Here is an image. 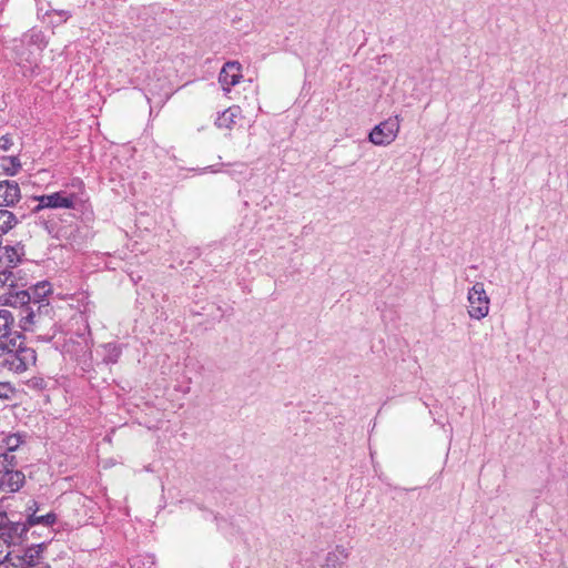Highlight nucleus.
Here are the masks:
<instances>
[{
    "label": "nucleus",
    "mask_w": 568,
    "mask_h": 568,
    "mask_svg": "<svg viewBox=\"0 0 568 568\" xmlns=\"http://www.w3.org/2000/svg\"><path fill=\"white\" fill-rule=\"evenodd\" d=\"M14 394L16 389L10 383L0 382V399H11Z\"/></svg>",
    "instance_id": "nucleus-23"
},
{
    "label": "nucleus",
    "mask_w": 568,
    "mask_h": 568,
    "mask_svg": "<svg viewBox=\"0 0 568 568\" xmlns=\"http://www.w3.org/2000/svg\"><path fill=\"white\" fill-rule=\"evenodd\" d=\"M34 200L38 204L32 209V212L38 213L43 209H73L78 197L73 193L59 191L36 196Z\"/></svg>",
    "instance_id": "nucleus-7"
},
{
    "label": "nucleus",
    "mask_w": 568,
    "mask_h": 568,
    "mask_svg": "<svg viewBox=\"0 0 568 568\" xmlns=\"http://www.w3.org/2000/svg\"><path fill=\"white\" fill-rule=\"evenodd\" d=\"M399 128L400 120L398 115L388 118L373 128L368 140L375 145H388L397 138Z\"/></svg>",
    "instance_id": "nucleus-6"
},
{
    "label": "nucleus",
    "mask_w": 568,
    "mask_h": 568,
    "mask_svg": "<svg viewBox=\"0 0 568 568\" xmlns=\"http://www.w3.org/2000/svg\"><path fill=\"white\" fill-rule=\"evenodd\" d=\"M104 349L106 352L104 356V362L106 363H116L121 355V348L115 344H106L104 346Z\"/></svg>",
    "instance_id": "nucleus-22"
},
{
    "label": "nucleus",
    "mask_w": 568,
    "mask_h": 568,
    "mask_svg": "<svg viewBox=\"0 0 568 568\" xmlns=\"http://www.w3.org/2000/svg\"><path fill=\"white\" fill-rule=\"evenodd\" d=\"M242 65L237 61L224 63L219 74V82L223 91L227 94L231 88L236 85L242 79Z\"/></svg>",
    "instance_id": "nucleus-9"
},
{
    "label": "nucleus",
    "mask_w": 568,
    "mask_h": 568,
    "mask_svg": "<svg viewBox=\"0 0 568 568\" xmlns=\"http://www.w3.org/2000/svg\"><path fill=\"white\" fill-rule=\"evenodd\" d=\"M54 12L61 18V21L65 22L70 17V12L69 11H64V10H61V11H55Z\"/></svg>",
    "instance_id": "nucleus-26"
},
{
    "label": "nucleus",
    "mask_w": 568,
    "mask_h": 568,
    "mask_svg": "<svg viewBox=\"0 0 568 568\" xmlns=\"http://www.w3.org/2000/svg\"><path fill=\"white\" fill-rule=\"evenodd\" d=\"M44 548L43 542L32 545L24 550L23 555H14V557L20 566L33 568L40 562Z\"/></svg>",
    "instance_id": "nucleus-12"
},
{
    "label": "nucleus",
    "mask_w": 568,
    "mask_h": 568,
    "mask_svg": "<svg viewBox=\"0 0 568 568\" xmlns=\"http://www.w3.org/2000/svg\"><path fill=\"white\" fill-rule=\"evenodd\" d=\"M6 521H7L6 514L4 513H0V530H2V528H4Z\"/></svg>",
    "instance_id": "nucleus-27"
},
{
    "label": "nucleus",
    "mask_w": 568,
    "mask_h": 568,
    "mask_svg": "<svg viewBox=\"0 0 568 568\" xmlns=\"http://www.w3.org/2000/svg\"><path fill=\"white\" fill-rule=\"evenodd\" d=\"M17 224L16 215L8 210H0V233H8Z\"/></svg>",
    "instance_id": "nucleus-20"
},
{
    "label": "nucleus",
    "mask_w": 568,
    "mask_h": 568,
    "mask_svg": "<svg viewBox=\"0 0 568 568\" xmlns=\"http://www.w3.org/2000/svg\"><path fill=\"white\" fill-rule=\"evenodd\" d=\"M242 110L237 105L230 106L222 112L215 121V124L221 129H231L239 118H241Z\"/></svg>",
    "instance_id": "nucleus-16"
},
{
    "label": "nucleus",
    "mask_w": 568,
    "mask_h": 568,
    "mask_svg": "<svg viewBox=\"0 0 568 568\" xmlns=\"http://www.w3.org/2000/svg\"><path fill=\"white\" fill-rule=\"evenodd\" d=\"M75 183H77L78 185H82V181H81V180H75V181L72 183V185H75Z\"/></svg>",
    "instance_id": "nucleus-28"
},
{
    "label": "nucleus",
    "mask_w": 568,
    "mask_h": 568,
    "mask_svg": "<svg viewBox=\"0 0 568 568\" xmlns=\"http://www.w3.org/2000/svg\"><path fill=\"white\" fill-rule=\"evenodd\" d=\"M29 527L27 521L24 524L21 523H11L8 527L7 525L2 528V532L0 538H3L6 542L9 545H16L20 541L23 535L27 534Z\"/></svg>",
    "instance_id": "nucleus-13"
},
{
    "label": "nucleus",
    "mask_w": 568,
    "mask_h": 568,
    "mask_svg": "<svg viewBox=\"0 0 568 568\" xmlns=\"http://www.w3.org/2000/svg\"><path fill=\"white\" fill-rule=\"evenodd\" d=\"M351 557V549L343 545H336L328 551L324 559V568H344Z\"/></svg>",
    "instance_id": "nucleus-11"
},
{
    "label": "nucleus",
    "mask_w": 568,
    "mask_h": 568,
    "mask_svg": "<svg viewBox=\"0 0 568 568\" xmlns=\"http://www.w3.org/2000/svg\"><path fill=\"white\" fill-rule=\"evenodd\" d=\"M24 313L19 322L22 331L39 333V337L44 341H50L55 336L57 328L52 317V307L48 303L37 305V310L28 307Z\"/></svg>",
    "instance_id": "nucleus-1"
},
{
    "label": "nucleus",
    "mask_w": 568,
    "mask_h": 568,
    "mask_svg": "<svg viewBox=\"0 0 568 568\" xmlns=\"http://www.w3.org/2000/svg\"><path fill=\"white\" fill-rule=\"evenodd\" d=\"M149 568H152V567H149Z\"/></svg>",
    "instance_id": "nucleus-30"
},
{
    "label": "nucleus",
    "mask_w": 568,
    "mask_h": 568,
    "mask_svg": "<svg viewBox=\"0 0 568 568\" xmlns=\"http://www.w3.org/2000/svg\"><path fill=\"white\" fill-rule=\"evenodd\" d=\"M11 145H12V140H11L10 136L2 135L0 138V149L7 151V150H9L11 148Z\"/></svg>",
    "instance_id": "nucleus-25"
},
{
    "label": "nucleus",
    "mask_w": 568,
    "mask_h": 568,
    "mask_svg": "<svg viewBox=\"0 0 568 568\" xmlns=\"http://www.w3.org/2000/svg\"><path fill=\"white\" fill-rule=\"evenodd\" d=\"M20 197V187L16 181H0V207L14 205Z\"/></svg>",
    "instance_id": "nucleus-10"
},
{
    "label": "nucleus",
    "mask_w": 568,
    "mask_h": 568,
    "mask_svg": "<svg viewBox=\"0 0 568 568\" xmlns=\"http://www.w3.org/2000/svg\"><path fill=\"white\" fill-rule=\"evenodd\" d=\"M14 325L13 314L9 310H0V338L8 337Z\"/></svg>",
    "instance_id": "nucleus-19"
},
{
    "label": "nucleus",
    "mask_w": 568,
    "mask_h": 568,
    "mask_svg": "<svg viewBox=\"0 0 568 568\" xmlns=\"http://www.w3.org/2000/svg\"><path fill=\"white\" fill-rule=\"evenodd\" d=\"M3 296H4V293H3V292H0V304H2Z\"/></svg>",
    "instance_id": "nucleus-29"
},
{
    "label": "nucleus",
    "mask_w": 568,
    "mask_h": 568,
    "mask_svg": "<svg viewBox=\"0 0 568 568\" xmlns=\"http://www.w3.org/2000/svg\"><path fill=\"white\" fill-rule=\"evenodd\" d=\"M21 47H32L36 51H39L40 53L43 51V49L47 45V42L44 40V34L41 31L38 30H30L29 32L24 33L22 38L20 39Z\"/></svg>",
    "instance_id": "nucleus-15"
},
{
    "label": "nucleus",
    "mask_w": 568,
    "mask_h": 568,
    "mask_svg": "<svg viewBox=\"0 0 568 568\" xmlns=\"http://www.w3.org/2000/svg\"><path fill=\"white\" fill-rule=\"evenodd\" d=\"M37 503L33 501L31 506H28V511L30 513L27 517L28 527H33L36 525H42L44 527H50L57 521V515L54 513H48L45 515L38 516L36 515Z\"/></svg>",
    "instance_id": "nucleus-14"
},
{
    "label": "nucleus",
    "mask_w": 568,
    "mask_h": 568,
    "mask_svg": "<svg viewBox=\"0 0 568 568\" xmlns=\"http://www.w3.org/2000/svg\"><path fill=\"white\" fill-rule=\"evenodd\" d=\"M0 292L4 293V305H26L31 301L30 292L18 290L16 274L6 266L0 270Z\"/></svg>",
    "instance_id": "nucleus-4"
},
{
    "label": "nucleus",
    "mask_w": 568,
    "mask_h": 568,
    "mask_svg": "<svg viewBox=\"0 0 568 568\" xmlns=\"http://www.w3.org/2000/svg\"><path fill=\"white\" fill-rule=\"evenodd\" d=\"M20 262L18 251H0V270L2 266L6 268H13Z\"/></svg>",
    "instance_id": "nucleus-21"
},
{
    "label": "nucleus",
    "mask_w": 568,
    "mask_h": 568,
    "mask_svg": "<svg viewBox=\"0 0 568 568\" xmlns=\"http://www.w3.org/2000/svg\"><path fill=\"white\" fill-rule=\"evenodd\" d=\"M28 291L31 295L30 303L33 302V304L39 305L52 292V286L48 281H42L31 286Z\"/></svg>",
    "instance_id": "nucleus-18"
},
{
    "label": "nucleus",
    "mask_w": 568,
    "mask_h": 568,
    "mask_svg": "<svg viewBox=\"0 0 568 568\" xmlns=\"http://www.w3.org/2000/svg\"><path fill=\"white\" fill-rule=\"evenodd\" d=\"M468 315L475 320H481L489 313L490 300L484 288L483 283H475L467 294Z\"/></svg>",
    "instance_id": "nucleus-5"
},
{
    "label": "nucleus",
    "mask_w": 568,
    "mask_h": 568,
    "mask_svg": "<svg viewBox=\"0 0 568 568\" xmlns=\"http://www.w3.org/2000/svg\"><path fill=\"white\" fill-rule=\"evenodd\" d=\"M24 438L19 433L3 435L0 439V449L3 450L2 453L12 455L24 443Z\"/></svg>",
    "instance_id": "nucleus-17"
},
{
    "label": "nucleus",
    "mask_w": 568,
    "mask_h": 568,
    "mask_svg": "<svg viewBox=\"0 0 568 568\" xmlns=\"http://www.w3.org/2000/svg\"><path fill=\"white\" fill-rule=\"evenodd\" d=\"M0 568H20V564L14 555L8 552L2 560H0Z\"/></svg>",
    "instance_id": "nucleus-24"
},
{
    "label": "nucleus",
    "mask_w": 568,
    "mask_h": 568,
    "mask_svg": "<svg viewBox=\"0 0 568 568\" xmlns=\"http://www.w3.org/2000/svg\"><path fill=\"white\" fill-rule=\"evenodd\" d=\"M37 355L33 348L19 346L17 349H2L0 352V367L16 374L26 372L34 365Z\"/></svg>",
    "instance_id": "nucleus-2"
},
{
    "label": "nucleus",
    "mask_w": 568,
    "mask_h": 568,
    "mask_svg": "<svg viewBox=\"0 0 568 568\" xmlns=\"http://www.w3.org/2000/svg\"><path fill=\"white\" fill-rule=\"evenodd\" d=\"M17 466L14 455L0 453V490L14 493L23 486L26 477Z\"/></svg>",
    "instance_id": "nucleus-3"
},
{
    "label": "nucleus",
    "mask_w": 568,
    "mask_h": 568,
    "mask_svg": "<svg viewBox=\"0 0 568 568\" xmlns=\"http://www.w3.org/2000/svg\"><path fill=\"white\" fill-rule=\"evenodd\" d=\"M14 53L17 63L23 69L24 74L34 73V69L38 68L39 59L41 53L32 49V47H21V42L14 45Z\"/></svg>",
    "instance_id": "nucleus-8"
}]
</instances>
